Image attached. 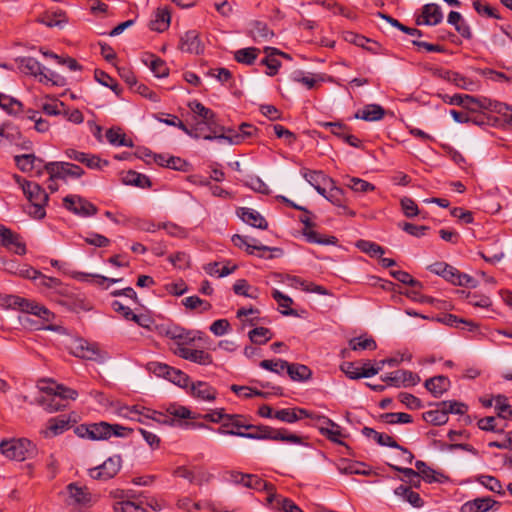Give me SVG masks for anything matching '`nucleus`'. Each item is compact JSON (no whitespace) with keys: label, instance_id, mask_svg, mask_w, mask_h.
I'll return each mask as SVG.
<instances>
[{"label":"nucleus","instance_id":"obj_1","mask_svg":"<svg viewBox=\"0 0 512 512\" xmlns=\"http://www.w3.org/2000/svg\"><path fill=\"white\" fill-rule=\"evenodd\" d=\"M243 431H228L231 436H238L257 440L283 441L293 444H302V437L289 433L287 429H275L267 425H252L245 423Z\"/></svg>","mask_w":512,"mask_h":512},{"label":"nucleus","instance_id":"obj_2","mask_svg":"<svg viewBox=\"0 0 512 512\" xmlns=\"http://www.w3.org/2000/svg\"><path fill=\"white\" fill-rule=\"evenodd\" d=\"M17 181L30 202L25 211L34 219L44 218L46 215L45 206L49 200L46 191L36 182L23 180L21 183L19 178H17Z\"/></svg>","mask_w":512,"mask_h":512},{"label":"nucleus","instance_id":"obj_3","mask_svg":"<svg viewBox=\"0 0 512 512\" xmlns=\"http://www.w3.org/2000/svg\"><path fill=\"white\" fill-rule=\"evenodd\" d=\"M427 269L453 285L471 288H475L477 286V281L473 277L460 272L457 268L446 262H435L429 265Z\"/></svg>","mask_w":512,"mask_h":512},{"label":"nucleus","instance_id":"obj_4","mask_svg":"<svg viewBox=\"0 0 512 512\" xmlns=\"http://www.w3.org/2000/svg\"><path fill=\"white\" fill-rule=\"evenodd\" d=\"M35 445L26 438L3 440L0 443V453L6 458L24 461L35 453Z\"/></svg>","mask_w":512,"mask_h":512},{"label":"nucleus","instance_id":"obj_5","mask_svg":"<svg viewBox=\"0 0 512 512\" xmlns=\"http://www.w3.org/2000/svg\"><path fill=\"white\" fill-rule=\"evenodd\" d=\"M44 170L49 174V181L78 179L85 174L80 166L64 161L45 163Z\"/></svg>","mask_w":512,"mask_h":512},{"label":"nucleus","instance_id":"obj_6","mask_svg":"<svg viewBox=\"0 0 512 512\" xmlns=\"http://www.w3.org/2000/svg\"><path fill=\"white\" fill-rule=\"evenodd\" d=\"M122 459L120 455L109 457L103 464L89 470L92 479L107 481L114 478L120 471Z\"/></svg>","mask_w":512,"mask_h":512},{"label":"nucleus","instance_id":"obj_7","mask_svg":"<svg viewBox=\"0 0 512 512\" xmlns=\"http://www.w3.org/2000/svg\"><path fill=\"white\" fill-rule=\"evenodd\" d=\"M63 205L67 210L81 217L94 216L98 212V208L93 203L79 195H67L63 199Z\"/></svg>","mask_w":512,"mask_h":512},{"label":"nucleus","instance_id":"obj_8","mask_svg":"<svg viewBox=\"0 0 512 512\" xmlns=\"http://www.w3.org/2000/svg\"><path fill=\"white\" fill-rule=\"evenodd\" d=\"M230 480L236 484H242L243 486L258 491H266L269 495L274 489V485L264 481L257 475L244 474L238 471H231L229 473Z\"/></svg>","mask_w":512,"mask_h":512},{"label":"nucleus","instance_id":"obj_9","mask_svg":"<svg viewBox=\"0 0 512 512\" xmlns=\"http://www.w3.org/2000/svg\"><path fill=\"white\" fill-rule=\"evenodd\" d=\"M0 246L17 255H25L27 252L26 244L21 235L3 224H0Z\"/></svg>","mask_w":512,"mask_h":512},{"label":"nucleus","instance_id":"obj_10","mask_svg":"<svg viewBox=\"0 0 512 512\" xmlns=\"http://www.w3.org/2000/svg\"><path fill=\"white\" fill-rule=\"evenodd\" d=\"M71 352L74 356L86 360H93L98 362H103L104 360L97 345L89 343L84 339L76 340L71 346Z\"/></svg>","mask_w":512,"mask_h":512},{"label":"nucleus","instance_id":"obj_11","mask_svg":"<svg viewBox=\"0 0 512 512\" xmlns=\"http://www.w3.org/2000/svg\"><path fill=\"white\" fill-rule=\"evenodd\" d=\"M302 176L305 180L321 195L325 196L328 185H333L334 180L327 176L323 171L302 169Z\"/></svg>","mask_w":512,"mask_h":512},{"label":"nucleus","instance_id":"obj_12","mask_svg":"<svg viewBox=\"0 0 512 512\" xmlns=\"http://www.w3.org/2000/svg\"><path fill=\"white\" fill-rule=\"evenodd\" d=\"M188 107L193 113L201 117L202 121H205L208 130H210L212 133L216 134L225 130L223 126L217 124L215 113L211 109L205 107L199 101L194 100L189 102Z\"/></svg>","mask_w":512,"mask_h":512},{"label":"nucleus","instance_id":"obj_13","mask_svg":"<svg viewBox=\"0 0 512 512\" xmlns=\"http://www.w3.org/2000/svg\"><path fill=\"white\" fill-rule=\"evenodd\" d=\"M257 131L258 129L252 124L242 123L239 126V131L231 128L225 129L224 131H221L219 138L228 141L230 144H239L245 138L254 136Z\"/></svg>","mask_w":512,"mask_h":512},{"label":"nucleus","instance_id":"obj_14","mask_svg":"<svg viewBox=\"0 0 512 512\" xmlns=\"http://www.w3.org/2000/svg\"><path fill=\"white\" fill-rule=\"evenodd\" d=\"M233 244L238 248H245L246 252L250 255H253L255 251H276L281 252L279 248H271L261 244L257 239L251 238L248 236H242L239 234H235L232 236Z\"/></svg>","mask_w":512,"mask_h":512},{"label":"nucleus","instance_id":"obj_15","mask_svg":"<svg viewBox=\"0 0 512 512\" xmlns=\"http://www.w3.org/2000/svg\"><path fill=\"white\" fill-rule=\"evenodd\" d=\"M71 427V420L69 417L65 415H60L57 417L50 418L47 421L45 430L42 431V434L46 438H51L57 435L64 433Z\"/></svg>","mask_w":512,"mask_h":512},{"label":"nucleus","instance_id":"obj_16","mask_svg":"<svg viewBox=\"0 0 512 512\" xmlns=\"http://www.w3.org/2000/svg\"><path fill=\"white\" fill-rule=\"evenodd\" d=\"M179 48L181 51L190 54H200L204 49L199 38V33L196 30H189L181 36Z\"/></svg>","mask_w":512,"mask_h":512},{"label":"nucleus","instance_id":"obj_17","mask_svg":"<svg viewBox=\"0 0 512 512\" xmlns=\"http://www.w3.org/2000/svg\"><path fill=\"white\" fill-rule=\"evenodd\" d=\"M16 166L22 171V172H29L34 169H37V174L41 175L42 170H44V161L41 158L36 157L34 154H23V155H16L14 157Z\"/></svg>","mask_w":512,"mask_h":512},{"label":"nucleus","instance_id":"obj_18","mask_svg":"<svg viewBox=\"0 0 512 512\" xmlns=\"http://www.w3.org/2000/svg\"><path fill=\"white\" fill-rule=\"evenodd\" d=\"M177 354L188 361L197 363L199 365H211L213 363V358L211 354L204 350L191 349L188 347H179L177 349Z\"/></svg>","mask_w":512,"mask_h":512},{"label":"nucleus","instance_id":"obj_19","mask_svg":"<svg viewBox=\"0 0 512 512\" xmlns=\"http://www.w3.org/2000/svg\"><path fill=\"white\" fill-rule=\"evenodd\" d=\"M131 413L137 414L146 419H151V420H153L159 424H162V425H168V426L176 425L175 419L169 417L165 413H162V412L156 411V410H152L150 408L133 406L131 409Z\"/></svg>","mask_w":512,"mask_h":512},{"label":"nucleus","instance_id":"obj_20","mask_svg":"<svg viewBox=\"0 0 512 512\" xmlns=\"http://www.w3.org/2000/svg\"><path fill=\"white\" fill-rule=\"evenodd\" d=\"M237 215L241 218L243 222L246 224L265 230L268 228V222L266 219L256 210L247 208V207H240L237 210Z\"/></svg>","mask_w":512,"mask_h":512},{"label":"nucleus","instance_id":"obj_21","mask_svg":"<svg viewBox=\"0 0 512 512\" xmlns=\"http://www.w3.org/2000/svg\"><path fill=\"white\" fill-rule=\"evenodd\" d=\"M245 417L241 414L224 415L221 426L216 430L221 435H230L228 431H241L245 427Z\"/></svg>","mask_w":512,"mask_h":512},{"label":"nucleus","instance_id":"obj_22","mask_svg":"<svg viewBox=\"0 0 512 512\" xmlns=\"http://www.w3.org/2000/svg\"><path fill=\"white\" fill-rule=\"evenodd\" d=\"M6 305L10 308L19 309L22 312L29 313L35 316L36 312L39 311L41 306L39 303L35 301L15 295L7 296Z\"/></svg>","mask_w":512,"mask_h":512},{"label":"nucleus","instance_id":"obj_23","mask_svg":"<svg viewBox=\"0 0 512 512\" xmlns=\"http://www.w3.org/2000/svg\"><path fill=\"white\" fill-rule=\"evenodd\" d=\"M267 502L276 510L284 512H303L291 499L277 495L275 489L267 496Z\"/></svg>","mask_w":512,"mask_h":512},{"label":"nucleus","instance_id":"obj_24","mask_svg":"<svg viewBox=\"0 0 512 512\" xmlns=\"http://www.w3.org/2000/svg\"><path fill=\"white\" fill-rule=\"evenodd\" d=\"M191 395L203 401H214L217 397V390L207 382L197 381L190 387Z\"/></svg>","mask_w":512,"mask_h":512},{"label":"nucleus","instance_id":"obj_25","mask_svg":"<svg viewBox=\"0 0 512 512\" xmlns=\"http://www.w3.org/2000/svg\"><path fill=\"white\" fill-rule=\"evenodd\" d=\"M341 370L350 379H360L378 374L380 367H370V370L361 371V367H358L354 362H344L341 365Z\"/></svg>","mask_w":512,"mask_h":512},{"label":"nucleus","instance_id":"obj_26","mask_svg":"<svg viewBox=\"0 0 512 512\" xmlns=\"http://www.w3.org/2000/svg\"><path fill=\"white\" fill-rule=\"evenodd\" d=\"M41 390L46 394H54L64 403H67V400H75L78 397V392L76 390L62 384H55L54 382L48 386L42 387Z\"/></svg>","mask_w":512,"mask_h":512},{"label":"nucleus","instance_id":"obj_27","mask_svg":"<svg viewBox=\"0 0 512 512\" xmlns=\"http://www.w3.org/2000/svg\"><path fill=\"white\" fill-rule=\"evenodd\" d=\"M422 23L425 25H437L443 20V13L439 5L431 3L423 6L421 11ZM421 22L418 20V25Z\"/></svg>","mask_w":512,"mask_h":512},{"label":"nucleus","instance_id":"obj_28","mask_svg":"<svg viewBox=\"0 0 512 512\" xmlns=\"http://www.w3.org/2000/svg\"><path fill=\"white\" fill-rule=\"evenodd\" d=\"M286 372L292 381L305 382L312 378V370L300 363L287 362Z\"/></svg>","mask_w":512,"mask_h":512},{"label":"nucleus","instance_id":"obj_29","mask_svg":"<svg viewBox=\"0 0 512 512\" xmlns=\"http://www.w3.org/2000/svg\"><path fill=\"white\" fill-rule=\"evenodd\" d=\"M143 63L149 66L154 75L158 78L167 77L169 74V68L164 60L153 55L147 54L142 59Z\"/></svg>","mask_w":512,"mask_h":512},{"label":"nucleus","instance_id":"obj_30","mask_svg":"<svg viewBox=\"0 0 512 512\" xmlns=\"http://www.w3.org/2000/svg\"><path fill=\"white\" fill-rule=\"evenodd\" d=\"M425 388L433 396H441L450 387V380L446 376H435L425 381Z\"/></svg>","mask_w":512,"mask_h":512},{"label":"nucleus","instance_id":"obj_31","mask_svg":"<svg viewBox=\"0 0 512 512\" xmlns=\"http://www.w3.org/2000/svg\"><path fill=\"white\" fill-rule=\"evenodd\" d=\"M385 115V110L378 104H368L355 114V118L365 121H378Z\"/></svg>","mask_w":512,"mask_h":512},{"label":"nucleus","instance_id":"obj_32","mask_svg":"<svg viewBox=\"0 0 512 512\" xmlns=\"http://www.w3.org/2000/svg\"><path fill=\"white\" fill-rule=\"evenodd\" d=\"M444 78L455 84L457 87L467 91L473 92L476 91L479 87L476 81L456 72L446 71L444 74Z\"/></svg>","mask_w":512,"mask_h":512},{"label":"nucleus","instance_id":"obj_33","mask_svg":"<svg viewBox=\"0 0 512 512\" xmlns=\"http://www.w3.org/2000/svg\"><path fill=\"white\" fill-rule=\"evenodd\" d=\"M170 20V11L167 8H158L154 19L149 22V28L153 31L163 32L169 27Z\"/></svg>","mask_w":512,"mask_h":512},{"label":"nucleus","instance_id":"obj_34","mask_svg":"<svg viewBox=\"0 0 512 512\" xmlns=\"http://www.w3.org/2000/svg\"><path fill=\"white\" fill-rule=\"evenodd\" d=\"M495 504H497V502L490 497L476 498L473 501L466 502L461 507V512H486Z\"/></svg>","mask_w":512,"mask_h":512},{"label":"nucleus","instance_id":"obj_35","mask_svg":"<svg viewBox=\"0 0 512 512\" xmlns=\"http://www.w3.org/2000/svg\"><path fill=\"white\" fill-rule=\"evenodd\" d=\"M122 182L125 185L135 186L139 188H150L152 183L148 176L138 173L134 170L127 171L122 177Z\"/></svg>","mask_w":512,"mask_h":512},{"label":"nucleus","instance_id":"obj_36","mask_svg":"<svg viewBox=\"0 0 512 512\" xmlns=\"http://www.w3.org/2000/svg\"><path fill=\"white\" fill-rule=\"evenodd\" d=\"M220 133L221 132H218L216 134L212 133L210 130H208L207 124L205 123V121L201 120V121L197 122L192 128H188V133H186V134L195 139L203 138L205 140H213V139L222 140L221 138H219Z\"/></svg>","mask_w":512,"mask_h":512},{"label":"nucleus","instance_id":"obj_37","mask_svg":"<svg viewBox=\"0 0 512 512\" xmlns=\"http://www.w3.org/2000/svg\"><path fill=\"white\" fill-rule=\"evenodd\" d=\"M319 418L322 419L323 423L327 425L326 427H320V433L332 442L344 444L341 440H339V437L342 435L340 426L327 417L322 416Z\"/></svg>","mask_w":512,"mask_h":512},{"label":"nucleus","instance_id":"obj_38","mask_svg":"<svg viewBox=\"0 0 512 512\" xmlns=\"http://www.w3.org/2000/svg\"><path fill=\"white\" fill-rule=\"evenodd\" d=\"M447 21L455 27V30L464 38L470 39L472 33L469 25L463 20L462 15L457 11H451L448 15Z\"/></svg>","mask_w":512,"mask_h":512},{"label":"nucleus","instance_id":"obj_39","mask_svg":"<svg viewBox=\"0 0 512 512\" xmlns=\"http://www.w3.org/2000/svg\"><path fill=\"white\" fill-rule=\"evenodd\" d=\"M346 41L362 48H366L367 50L377 53L380 46L377 42L372 41L369 38H366L363 35H359L353 32H348L345 37Z\"/></svg>","mask_w":512,"mask_h":512},{"label":"nucleus","instance_id":"obj_40","mask_svg":"<svg viewBox=\"0 0 512 512\" xmlns=\"http://www.w3.org/2000/svg\"><path fill=\"white\" fill-rule=\"evenodd\" d=\"M19 68L25 74L33 75V76H41L43 74V70H46L41 63L33 58V57H23L19 60Z\"/></svg>","mask_w":512,"mask_h":512},{"label":"nucleus","instance_id":"obj_41","mask_svg":"<svg viewBox=\"0 0 512 512\" xmlns=\"http://www.w3.org/2000/svg\"><path fill=\"white\" fill-rule=\"evenodd\" d=\"M362 433L366 437L375 440L381 446L399 447V444L391 436L385 433L377 432L373 428L364 427L362 429Z\"/></svg>","mask_w":512,"mask_h":512},{"label":"nucleus","instance_id":"obj_42","mask_svg":"<svg viewBox=\"0 0 512 512\" xmlns=\"http://www.w3.org/2000/svg\"><path fill=\"white\" fill-rule=\"evenodd\" d=\"M302 234L305 237L306 241L309 243H316L320 245H336L338 239L335 236H325L321 235L313 228L311 229H303Z\"/></svg>","mask_w":512,"mask_h":512},{"label":"nucleus","instance_id":"obj_43","mask_svg":"<svg viewBox=\"0 0 512 512\" xmlns=\"http://www.w3.org/2000/svg\"><path fill=\"white\" fill-rule=\"evenodd\" d=\"M422 417L427 423L435 426L443 425L447 423L449 419L441 403L437 404L435 409L424 412Z\"/></svg>","mask_w":512,"mask_h":512},{"label":"nucleus","instance_id":"obj_44","mask_svg":"<svg viewBox=\"0 0 512 512\" xmlns=\"http://www.w3.org/2000/svg\"><path fill=\"white\" fill-rule=\"evenodd\" d=\"M107 141L115 146L133 147L134 143L132 139L126 138V135L122 133L121 128H110L106 131Z\"/></svg>","mask_w":512,"mask_h":512},{"label":"nucleus","instance_id":"obj_45","mask_svg":"<svg viewBox=\"0 0 512 512\" xmlns=\"http://www.w3.org/2000/svg\"><path fill=\"white\" fill-rule=\"evenodd\" d=\"M166 415L176 420V424L179 423L177 419H196L197 415H194L190 409L185 406L178 404H169L166 408Z\"/></svg>","mask_w":512,"mask_h":512},{"label":"nucleus","instance_id":"obj_46","mask_svg":"<svg viewBox=\"0 0 512 512\" xmlns=\"http://www.w3.org/2000/svg\"><path fill=\"white\" fill-rule=\"evenodd\" d=\"M436 321L441 322L445 325L451 327H458L460 324H463L465 327L463 329H467L469 331H476L478 329V325L472 321H468L465 319L458 318L453 314H445L441 318H436Z\"/></svg>","mask_w":512,"mask_h":512},{"label":"nucleus","instance_id":"obj_47","mask_svg":"<svg viewBox=\"0 0 512 512\" xmlns=\"http://www.w3.org/2000/svg\"><path fill=\"white\" fill-rule=\"evenodd\" d=\"M265 52H267L268 55L261 60L260 64L265 65L268 68L267 74L273 76L278 72L281 66L280 61L275 57L278 50L276 48L266 47Z\"/></svg>","mask_w":512,"mask_h":512},{"label":"nucleus","instance_id":"obj_48","mask_svg":"<svg viewBox=\"0 0 512 512\" xmlns=\"http://www.w3.org/2000/svg\"><path fill=\"white\" fill-rule=\"evenodd\" d=\"M418 479L427 483L442 482L444 475L431 469L424 462L418 461Z\"/></svg>","mask_w":512,"mask_h":512},{"label":"nucleus","instance_id":"obj_49","mask_svg":"<svg viewBox=\"0 0 512 512\" xmlns=\"http://www.w3.org/2000/svg\"><path fill=\"white\" fill-rule=\"evenodd\" d=\"M260 49L248 47L237 50L234 53V59L241 64L252 65L257 59Z\"/></svg>","mask_w":512,"mask_h":512},{"label":"nucleus","instance_id":"obj_50","mask_svg":"<svg viewBox=\"0 0 512 512\" xmlns=\"http://www.w3.org/2000/svg\"><path fill=\"white\" fill-rule=\"evenodd\" d=\"M39 403L43 406L44 410L49 413L62 411L67 407V403H64L60 398L54 394H46L43 396Z\"/></svg>","mask_w":512,"mask_h":512},{"label":"nucleus","instance_id":"obj_51","mask_svg":"<svg viewBox=\"0 0 512 512\" xmlns=\"http://www.w3.org/2000/svg\"><path fill=\"white\" fill-rule=\"evenodd\" d=\"M95 80L101 85L110 88L117 96H120L122 89L118 82L106 72L96 69L94 72Z\"/></svg>","mask_w":512,"mask_h":512},{"label":"nucleus","instance_id":"obj_52","mask_svg":"<svg viewBox=\"0 0 512 512\" xmlns=\"http://www.w3.org/2000/svg\"><path fill=\"white\" fill-rule=\"evenodd\" d=\"M273 299L278 303V305L282 308H285V310H281V313L284 316H298V313L296 310L289 308L290 305L293 303V300L291 297L283 294L277 289H274L272 292Z\"/></svg>","mask_w":512,"mask_h":512},{"label":"nucleus","instance_id":"obj_53","mask_svg":"<svg viewBox=\"0 0 512 512\" xmlns=\"http://www.w3.org/2000/svg\"><path fill=\"white\" fill-rule=\"evenodd\" d=\"M250 341L256 345H263L272 339L273 333L266 327H256L249 331Z\"/></svg>","mask_w":512,"mask_h":512},{"label":"nucleus","instance_id":"obj_54","mask_svg":"<svg viewBox=\"0 0 512 512\" xmlns=\"http://www.w3.org/2000/svg\"><path fill=\"white\" fill-rule=\"evenodd\" d=\"M39 282L37 285L42 288L52 289L58 294H64L66 288L63 286L60 279L55 277H48L41 273L38 277Z\"/></svg>","mask_w":512,"mask_h":512},{"label":"nucleus","instance_id":"obj_55","mask_svg":"<svg viewBox=\"0 0 512 512\" xmlns=\"http://www.w3.org/2000/svg\"><path fill=\"white\" fill-rule=\"evenodd\" d=\"M38 21L47 27H56L61 26L63 23L67 22V19L64 12L57 11L46 12L38 19Z\"/></svg>","mask_w":512,"mask_h":512},{"label":"nucleus","instance_id":"obj_56","mask_svg":"<svg viewBox=\"0 0 512 512\" xmlns=\"http://www.w3.org/2000/svg\"><path fill=\"white\" fill-rule=\"evenodd\" d=\"M0 107L9 114L17 115L22 111L23 105L19 100L9 95L0 94Z\"/></svg>","mask_w":512,"mask_h":512},{"label":"nucleus","instance_id":"obj_57","mask_svg":"<svg viewBox=\"0 0 512 512\" xmlns=\"http://www.w3.org/2000/svg\"><path fill=\"white\" fill-rule=\"evenodd\" d=\"M345 180V186H347L348 188L355 192L365 193L368 191H373L375 189V186L373 184L360 178L346 176Z\"/></svg>","mask_w":512,"mask_h":512},{"label":"nucleus","instance_id":"obj_58","mask_svg":"<svg viewBox=\"0 0 512 512\" xmlns=\"http://www.w3.org/2000/svg\"><path fill=\"white\" fill-rule=\"evenodd\" d=\"M380 419L387 424H406V423H412L413 417L412 415L404 412H388L384 413L380 416Z\"/></svg>","mask_w":512,"mask_h":512},{"label":"nucleus","instance_id":"obj_59","mask_svg":"<svg viewBox=\"0 0 512 512\" xmlns=\"http://www.w3.org/2000/svg\"><path fill=\"white\" fill-rule=\"evenodd\" d=\"M356 247L362 252L369 254L371 257L382 256L385 250L382 246L367 240H359L356 243Z\"/></svg>","mask_w":512,"mask_h":512},{"label":"nucleus","instance_id":"obj_60","mask_svg":"<svg viewBox=\"0 0 512 512\" xmlns=\"http://www.w3.org/2000/svg\"><path fill=\"white\" fill-rule=\"evenodd\" d=\"M287 362L288 361L283 359H266L262 360L259 365L265 370L271 371L278 375H282L286 370Z\"/></svg>","mask_w":512,"mask_h":512},{"label":"nucleus","instance_id":"obj_61","mask_svg":"<svg viewBox=\"0 0 512 512\" xmlns=\"http://www.w3.org/2000/svg\"><path fill=\"white\" fill-rule=\"evenodd\" d=\"M349 347L353 351L358 350H375L377 348L376 341L373 338L355 337L349 341Z\"/></svg>","mask_w":512,"mask_h":512},{"label":"nucleus","instance_id":"obj_62","mask_svg":"<svg viewBox=\"0 0 512 512\" xmlns=\"http://www.w3.org/2000/svg\"><path fill=\"white\" fill-rule=\"evenodd\" d=\"M114 512H147L141 505L132 500L116 501L113 505Z\"/></svg>","mask_w":512,"mask_h":512},{"label":"nucleus","instance_id":"obj_63","mask_svg":"<svg viewBox=\"0 0 512 512\" xmlns=\"http://www.w3.org/2000/svg\"><path fill=\"white\" fill-rule=\"evenodd\" d=\"M182 304L189 310H195L201 307V312L209 311L212 305L198 296H189L182 300Z\"/></svg>","mask_w":512,"mask_h":512},{"label":"nucleus","instance_id":"obj_64","mask_svg":"<svg viewBox=\"0 0 512 512\" xmlns=\"http://www.w3.org/2000/svg\"><path fill=\"white\" fill-rule=\"evenodd\" d=\"M167 380L171 381L172 383L181 388H187L190 383L189 376L186 373L174 367L171 368L167 376Z\"/></svg>","mask_w":512,"mask_h":512}]
</instances>
